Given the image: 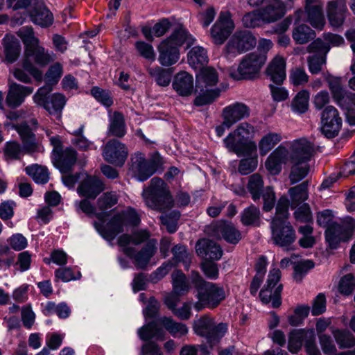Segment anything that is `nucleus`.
Wrapping results in <instances>:
<instances>
[{
  "label": "nucleus",
  "instance_id": "nucleus-9",
  "mask_svg": "<svg viewBox=\"0 0 355 355\" xmlns=\"http://www.w3.org/2000/svg\"><path fill=\"white\" fill-rule=\"evenodd\" d=\"M305 10H297L294 16L296 21H306L313 28L322 30L325 25L323 5L319 0H305Z\"/></svg>",
  "mask_w": 355,
  "mask_h": 355
},
{
  "label": "nucleus",
  "instance_id": "nucleus-29",
  "mask_svg": "<svg viewBox=\"0 0 355 355\" xmlns=\"http://www.w3.org/2000/svg\"><path fill=\"white\" fill-rule=\"evenodd\" d=\"M54 164L62 173H67L72 170L76 162L77 155L75 150L67 148L54 156Z\"/></svg>",
  "mask_w": 355,
  "mask_h": 355
},
{
  "label": "nucleus",
  "instance_id": "nucleus-25",
  "mask_svg": "<svg viewBox=\"0 0 355 355\" xmlns=\"http://www.w3.org/2000/svg\"><path fill=\"white\" fill-rule=\"evenodd\" d=\"M196 251L198 256L209 261L219 260L223 254L220 245L208 239L198 240L196 244Z\"/></svg>",
  "mask_w": 355,
  "mask_h": 355
},
{
  "label": "nucleus",
  "instance_id": "nucleus-52",
  "mask_svg": "<svg viewBox=\"0 0 355 355\" xmlns=\"http://www.w3.org/2000/svg\"><path fill=\"white\" fill-rule=\"evenodd\" d=\"M282 140V136L279 133L269 132L264 135L259 142L260 155H266L274 146Z\"/></svg>",
  "mask_w": 355,
  "mask_h": 355
},
{
  "label": "nucleus",
  "instance_id": "nucleus-23",
  "mask_svg": "<svg viewBox=\"0 0 355 355\" xmlns=\"http://www.w3.org/2000/svg\"><path fill=\"white\" fill-rule=\"evenodd\" d=\"M260 10L264 24H268L281 19L285 15L287 9L282 0H267L266 5Z\"/></svg>",
  "mask_w": 355,
  "mask_h": 355
},
{
  "label": "nucleus",
  "instance_id": "nucleus-58",
  "mask_svg": "<svg viewBox=\"0 0 355 355\" xmlns=\"http://www.w3.org/2000/svg\"><path fill=\"white\" fill-rule=\"evenodd\" d=\"M70 309L65 303L55 304L54 302H49L44 309V313L46 315H50L56 313L60 318H66L70 314Z\"/></svg>",
  "mask_w": 355,
  "mask_h": 355
},
{
  "label": "nucleus",
  "instance_id": "nucleus-34",
  "mask_svg": "<svg viewBox=\"0 0 355 355\" xmlns=\"http://www.w3.org/2000/svg\"><path fill=\"white\" fill-rule=\"evenodd\" d=\"M326 241L331 249H336L342 241H348V238L340 224L334 223L328 227L325 232Z\"/></svg>",
  "mask_w": 355,
  "mask_h": 355
},
{
  "label": "nucleus",
  "instance_id": "nucleus-16",
  "mask_svg": "<svg viewBox=\"0 0 355 355\" xmlns=\"http://www.w3.org/2000/svg\"><path fill=\"white\" fill-rule=\"evenodd\" d=\"M321 131L327 138L336 137L341 128L342 119L338 110L331 105L327 106L321 113Z\"/></svg>",
  "mask_w": 355,
  "mask_h": 355
},
{
  "label": "nucleus",
  "instance_id": "nucleus-59",
  "mask_svg": "<svg viewBox=\"0 0 355 355\" xmlns=\"http://www.w3.org/2000/svg\"><path fill=\"white\" fill-rule=\"evenodd\" d=\"M330 50V46L322 40L318 38L309 44L306 48V51L309 53L314 55L324 56L327 58V54Z\"/></svg>",
  "mask_w": 355,
  "mask_h": 355
},
{
  "label": "nucleus",
  "instance_id": "nucleus-60",
  "mask_svg": "<svg viewBox=\"0 0 355 355\" xmlns=\"http://www.w3.org/2000/svg\"><path fill=\"white\" fill-rule=\"evenodd\" d=\"M118 202V196L114 191L103 193L97 200V207L101 211L107 210Z\"/></svg>",
  "mask_w": 355,
  "mask_h": 355
},
{
  "label": "nucleus",
  "instance_id": "nucleus-47",
  "mask_svg": "<svg viewBox=\"0 0 355 355\" xmlns=\"http://www.w3.org/2000/svg\"><path fill=\"white\" fill-rule=\"evenodd\" d=\"M332 334L340 349L352 348L355 346V336L349 331L336 329L332 331Z\"/></svg>",
  "mask_w": 355,
  "mask_h": 355
},
{
  "label": "nucleus",
  "instance_id": "nucleus-63",
  "mask_svg": "<svg viewBox=\"0 0 355 355\" xmlns=\"http://www.w3.org/2000/svg\"><path fill=\"white\" fill-rule=\"evenodd\" d=\"M290 81L294 86H304L309 82V76L303 68L295 67L290 72Z\"/></svg>",
  "mask_w": 355,
  "mask_h": 355
},
{
  "label": "nucleus",
  "instance_id": "nucleus-56",
  "mask_svg": "<svg viewBox=\"0 0 355 355\" xmlns=\"http://www.w3.org/2000/svg\"><path fill=\"white\" fill-rule=\"evenodd\" d=\"M247 188L252 199L254 201L259 200L261 197V191L263 190V181L261 176L258 173L250 176Z\"/></svg>",
  "mask_w": 355,
  "mask_h": 355
},
{
  "label": "nucleus",
  "instance_id": "nucleus-11",
  "mask_svg": "<svg viewBox=\"0 0 355 355\" xmlns=\"http://www.w3.org/2000/svg\"><path fill=\"white\" fill-rule=\"evenodd\" d=\"M131 170L140 181H145L153 175L162 164L159 155L155 154L146 160L144 154L137 153L131 157Z\"/></svg>",
  "mask_w": 355,
  "mask_h": 355
},
{
  "label": "nucleus",
  "instance_id": "nucleus-24",
  "mask_svg": "<svg viewBox=\"0 0 355 355\" xmlns=\"http://www.w3.org/2000/svg\"><path fill=\"white\" fill-rule=\"evenodd\" d=\"M105 190V185L97 177L87 175L77 188L79 196L87 199H95Z\"/></svg>",
  "mask_w": 355,
  "mask_h": 355
},
{
  "label": "nucleus",
  "instance_id": "nucleus-21",
  "mask_svg": "<svg viewBox=\"0 0 355 355\" xmlns=\"http://www.w3.org/2000/svg\"><path fill=\"white\" fill-rule=\"evenodd\" d=\"M326 11L330 25L335 28L340 27L344 24L348 12L346 0H331L328 1Z\"/></svg>",
  "mask_w": 355,
  "mask_h": 355
},
{
  "label": "nucleus",
  "instance_id": "nucleus-10",
  "mask_svg": "<svg viewBox=\"0 0 355 355\" xmlns=\"http://www.w3.org/2000/svg\"><path fill=\"white\" fill-rule=\"evenodd\" d=\"M281 271L278 268L271 270L268 274L266 284L261 290L259 297L264 304L272 303L273 308H278L282 304L281 293L283 285L279 284L275 288V286L279 282Z\"/></svg>",
  "mask_w": 355,
  "mask_h": 355
},
{
  "label": "nucleus",
  "instance_id": "nucleus-46",
  "mask_svg": "<svg viewBox=\"0 0 355 355\" xmlns=\"http://www.w3.org/2000/svg\"><path fill=\"white\" fill-rule=\"evenodd\" d=\"M63 73L62 65L55 62L51 65L44 74L45 85L42 87L53 89V87L58 83Z\"/></svg>",
  "mask_w": 355,
  "mask_h": 355
},
{
  "label": "nucleus",
  "instance_id": "nucleus-50",
  "mask_svg": "<svg viewBox=\"0 0 355 355\" xmlns=\"http://www.w3.org/2000/svg\"><path fill=\"white\" fill-rule=\"evenodd\" d=\"M173 291L178 295L187 293L190 286L185 275L180 270H175L171 274Z\"/></svg>",
  "mask_w": 355,
  "mask_h": 355
},
{
  "label": "nucleus",
  "instance_id": "nucleus-7",
  "mask_svg": "<svg viewBox=\"0 0 355 355\" xmlns=\"http://www.w3.org/2000/svg\"><path fill=\"white\" fill-rule=\"evenodd\" d=\"M266 61L263 55L255 52L248 53L242 58L237 69L230 73V76L236 80L254 79Z\"/></svg>",
  "mask_w": 355,
  "mask_h": 355
},
{
  "label": "nucleus",
  "instance_id": "nucleus-39",
  "mask_svg": "<svg viewBox=\"0 0 355 355\" xmlns=\"http://www.w3.org/2000/svg\"><path fill=\"white\" fill-rule=\"evenodd\" d=\"M21 144L17 141H7L3 148V157L6 162L21 160L24 155Z\"/></svg>",
  "mask_w": 355,
  "mask_h": 355
},
{
  "label": "nucleus",
  "instance_id": "nucleus-42",
  "mask_svg": "<svg viewBox=\"0 0 355 355\" xmlns=\"http://www.w3.org/2000/svg\"><path fill=\"white\" fill-rule=\"evenodd\" d=\"M241 221L245 226H259L261 223L259 208L251 205L244 209L241 214Z\"/></svg>",
  "mask_w": 355,
  "mask_h": 355
},
{
  "label": "nucleus",
  "instance_id": "nucleus-31",
  "mask_svg": "<svg viewBox=\"0 0 355 355\" xmlns=\"http://www.w3.org/2000/svg\"><path fill=\"white\" fill-rule=\"evenodd\" d=\"M172 85L179 95L188 96L193 90V76L186 71H180L175 75Z\"/></svg>",
  "mask_w": 355,
  "mask_h": 355
},
{
  "label": "nucleus",
  "instance_id": "nucleus-40",
  "mask_svg": "<svg viewBox=\"0 0 355 355\" xmlns=\"http://www.w3.org/2000/svg\"><path fill=\"white\" fill-rule=\"evenodd\" d=\"M166 40H170V43L175 45L178 49L184 44H186L187 47L189 48L195 41L191 35L189 34L188 31L182 26L176 28L170 37Z\"/></svg>",
  "mask_w": 355,
  "mask_h": 355
},
{
  "label": "nucleus",
  "instance_id": "nucleus-13",
  "mask_svg": "<svg viewBox=\"0 0 355 355\" xmlns=\"http://www.w3.org/2000/svg\"><path fill=\"white\" fill-rule=\"evenodd\" d=\"M52 89L40 87L33 96L34 102L44 107L50 114H59L63 109L66 98L60 93L50 95Z\"/></svg>",
  "mask_w": 355,
  "mask_h": 355
},
{
  "label": "nucleus",
  "instance_id": "nucleus-20",
  "mask_svg": "<svg viewBox=\"0 0 355 355\" xmlns=\"http://www.w3.org/2000/svg\"><path fill=\"white\" fill-rule=\"evenodd\" d=\"M156 250L155 242L154 241H150L137 253L134 248H125L122 249V252L126 256L134 260L136 268L144 269L146 268L150 259L155 254Z\"/></svg>",
  "mask_w": 355,
  "mask_h": 355
},
{
  "label": "nucleus",
  "instance_id": "nucleus-44",
  "mask_svg": "<svg viewBox=\"0 0 355 355\" xmlns=\"http://www.w3.org/2000/svg\"><path fill=\"white\" fill-rule=\"evenodd\" d=\"M147 71L150 76L154 79L158 85L166 87L170 84L172 77L171 69L155 67L148 68Z\"/></svg>",
  "mask_w": 355,
  "mask_h": 355
},
{
  "label": "nucleus",
  "instance_id": "nucleus-28",
  "mask_svg": "<svg viewBox=\"0 0 355 355\" xmlns=\"http://www.w3.org/2000/svg\"><path fill=\"white\" fill-rule=\"evenodd\" d=\"M249 107L241 103H236L227 106L222 112V118L225 119V123L232 125L237 121L249 116Z\"/></svg>",
  "mask_w": 355,
  "mask_h": 355
},
{
  "label": "nucleus",
  "instance_id": "nucleus-27",
  "mask_svg": "<svg viewBox=\"0 0 355 355\" xmlns=\"http://www.w3.org/2000/svg\"><path fill=\"white\" fill-rule=\"evenodd\" d=\"M157 50L158 61L162 66L170 67L180 59L179 49L175 45L170 43V40H163L158 46Z\"/></svg>",
  "mask_w": 355,
  "mask_h": 355
},
{
  "label": "nucleus",
  "instance_id": "nucleus-30",
  "mask_svg": "<svg viewBox=\"0 0 355 355\" xmlns=\"http://www.w3.org/2000/svg\"><path fill=\"white\" fill-rule=\"evenodd\" d=\"M266 74L277 85H281L286 78V61L280 56L275 57L266 69Z\"/></svg>",
  "mask_w": 355,
  "mask_h": 355
},
{
  "label": "nucleus",
  "instance_id": "nucleus-53",
  "mask_svg": "<svg viewBox=\"0 0 355 355\" xmlns=\"http://www.w3.org/2000/svg\"><path fill=\"white\" fill-rule=\"evenodd\" d=\"M139 338L144 341L150 340L153 338L163 340L162 331L155 322H150L138 330Z\"/></svg>",
  "mask_w": 355,
  "mask_h": 355
},
{
  "label": "nucleus",
  "instance_id": "nucleus-19",
  "mask_svg": "<svg viewBox=\"0 0 355 355\" xmlns=\"http://www.w3.org/2000/svg\"><path fill=\"white\" fill-rule=\"evenodd\" d=\"M128 152L125 146L117 139L108 141L103 150L104 159L115 166H121L128 157Z\"/></svg>",
  "mask_w": 355,
  "mask_h": 355
},
{
  "label": "nucleus",
  "instance_id": "nucleus-57",
  "mask_svg": "<svg viewBox=\"0 0 355 355\" xmlns=\"http://www.w3.org/2000/svg\"><path fill=\"white\" fill-rule=\"evenodd\" d=\"M172 252L173 260L176 263H182L185 269L188 270L191 261V257L187 248L182 245H176L172 248Z\"/></svg>",
  "mask_w": 355,
  "mask_h": 355
},
{
  "label": "nucleus",
  "instance_id": "nucleus-43",
  "mask_svg": "<svg viewBox=\"0 0 355 355\" xmlns=\"http://www.w3.org/2000/svg\"><path fill=\"white\" fill-rule=\"evenodd\" d=\"M125 133L123 115L119 112H114L110 121L109 135L116 137H123Z\"/></svg>",
  "mask_w": 355,
  "mask_h": 355
},
{
  "label": "nucleus",
  "instance_id": "nucleus-45",
  "mask_svg": "<svg viewBox=\"0 0 355 355\" xmlns=\"http://www.w3.org/2000/svg\"><path fill=\"white\" fill-rule=\"evenodd\" d=\"M188 62L195 69H201L208 62L206 50L201 46H194L188 53Z\"/></svg>",
  "mask_w": 355,
  "mask_h": 355
},
{
  "label": "nucleus",
  "instance_id": "nucleus-41",
  "mask_svg": "<svg viewBox=\"0 0 355 355\" xmlns=\"http://www.w3.org/2000/svg\"><path fill=\"white\" fill-rule=\"evenodd\" d=\"M309 181L306 180L300 184L288 189V194L291 199L292 206L297 207L309 198Z\"/></svg>",
  "mask_w": 355,
  "mask_h": 355
},
{
  "label": "nucleus",
  "instance_id": "nucleus-62",
  "mask_svg": "<svg viewBox=\"0 0 355 355\" xmlns=\"http://www.w3.org/2000/svg\"><path fill=\"white\" fill-rule=\"evenodd\" d=\"M201 94L194 100V104L197 106H203L211 103L220 94V90L207 89V91L200 92Z\"/></svg>",
  "mask_w": 355,
  "mask_h": 355
},
{
  "label": "nucleus",
  "instance_id": "nucleus-33",
  "mask_svg": "<svg viewBox=\"0 0 355 355\" xmlns=\"http://www.w3.org/2000/svg\"><path fill=\"white\" fill-rule=\"evenodd\" d=\"M3 53L8 63L15 62L21 53V44L17 38L11 35H6L3 39Z\"/></svg>",
  "mask_w": 355,
  "mask_h": 355
},
{
  "label": "nucleus",
  "instance_id": "nucleus-32",
  "mask_svg": "<svg viewBox=\"0 0 355 355\" xmlns=\"http://www.w3.org/2000/svg\"><path fill=\"white\" fill-rule=\"evenodd\" d=\"M218 81V73L212 67L202 68L196 76V88L200 92L212 89Z\"/></svg>",
  "mask_w": 355,
  "mask_h": 355
},
{
  "label": "nucleus",
  "instance_id": "nucleus-38",
  "mask_svg": "<svg viewBox=\"0 0 355 355\" xmlns=\"http://www.w3.org/2000/svg\"><path fill=\"white\" fill-rule=\"evenodd\" d=\"M328 87L334 101L340 104L345 96V90L340 77L328 75L325 77Z\"/></svg>",
  "mask_w": 355,
  "mask_h": 355
},
{
  "label": "nucleus",
  "instance_id": "nucleus-2",
  "mask_svg": "<svg viewBox=\"0 0 355 355\" xmlns=\"http://www.w3.org/2000/svg\"><path fill=\"white\" fill-rule=\"evenodd\" d=\"M293 148L288 175L291 184L299 182L308 175L310 171L309 162L316 152L315 145L309 141L305 144H295Z\"/></svg>",
  "mask_w": 355,
  "mask_h": 355
},
{
  "label": "nucleus",
  "instance_id": "nucleus-64",
  "mask_svg": "<svg viewBox=\"0 0 355 355\" xmlns=\"http://www.w3.org/2000/svg\"><path fill=\"white\" fill-rule=\"evenodd\" d=\"M314 267V263L311 260H304L297 262L294 266L293 278L300 282L308 271Z\"/></svg>",
  "mask_w": 355,
  "mask_h": 355
},
{
  "label": "nucleus",
  "instance_id": "nucleus-26",
  "mask_svg": "<svg viewBox=\"0 0 355 355\" xmlns=\"http://www.w3.org/2000/svg\"><path fill=\"white\" fill-rule=\"evenodd\" d=\"M33 90V87L9 82V89L6 99L7 105L11 108L19 107L24 102L26 96L32 94Z\"/></svg>",
  "mask_w": 355,
  "mask_h": 355
},
{
  "label": "nucleus",
  "instance_id": "nucleus-49",
  "mask_svg": "<svg viewBox=\"0 0 355 355\" xmlns=\"http://www.w3.org/2000/svg\"><path fill=\"white\" fill-rule=\"evenodd\" d=\"M25 171L37 184H44L49 180V173L45 166L38 164H33L26 166Z\"/></svg>",
  "mask_w": 355,
  "mask_h": 355
},
{
  "label": "nucleus",
  "instance_id": "nucleus-6",
  "mask_svg": "<svg viewBox=\"0 0 355 355\" xmlns=\"http://www.w3.org/2000/svg\"><path fill=\"white\" fill-rule=\"evenodd\" d=\"M193 330L197 335L205 337L207 343L213 346L225 336L227 326L223 322L216 324L214 318L204 315L193 322Z\"/></svg>",
  "mask_w": 355,
  "mask_h": 355
},
{
  "label": "nucleus",
  "instance_id": "nucleus-3",
  "mask_svg": "<svg viewBox=\"0 0 355 355\" xmlns=\"http://www.w3.org/2000/svg\"><path fill=\"white\" fill-rule=\"evenodd\" d=\"M55 59V55L53 52L46 50L39 44L27 51H24L21 66L33 76L35 80L41 83L43 80V73L35 65L44 67L53 62Z\"/></svg>",
  "mask_w": 355,
  "mask_h": 355
},
{
  "label": "nucleus",
  "instance_id": "nucleus-55",
  "mask_svg": "<svg viewBox=\"0 0 355 355\" xmlns=\"http://www.w3.org/2000/svg\"><path fill=\"white\" fill-rule=\"evenodd\" d=\"M242 24L244 27L250 28L265 24L260 9L246 12L242 17Z\"/></svg>",
  "mask_w": 355,
  "mask_h": 355
},
{
  "label": "nucleus",
  "instance_id": "nucleus-35",
  "mask_svg": "<svg viewBox=\"0 0 355 355\" xmlns=\"http://www.w3.org/2000/svg\"><path fill=\"white\" fill-rule=\"evenodd\" d=\"M313 331L311 329H294L289 335L288 349L291 353H297L302 345L303 341L313 337Z\"/></svg>",
  "mask_w": 355,
  "mask_h": 355
},
{
  "label": "nucleus",
  "instance_id": "nucleus-37",
  "mask_svg": "<svg viewBox=\"0 0 355 355\" xmlns=\"http://www.w3.org/2000/svg\"><path fill=\"white\" fill-rule=\"evenodd\" d=\"M298 21H295V26L292 31V37L295 43L304 44L315 37V33L309 26L301 24L297 25Z\"/></svg>",
  "mask_w": 355,
  "mask_h": 355
},
{
  "label": "nucleus",
  "instance_id": "nucleus-5",
  "mask_svg": "<svg viewBox=\"0 0 355 355\" xmlns=\"http://www.w3.org/2000/svg\"><path fill=\"white\" fill-rule=\"evenodd\" d=\"M254 132V127L248 123H240L236 129L230 133L224 139L225 146L237 155L248 153L252 148H255L254 143L248 141L250 135Z\"/></svg>",
  "mask_w": 355,
  "mask_h": 355
},
{
  "label": "nucleus",
  "instance_id": "nucleus-48",
  "mask_svg": "<svg viewBox=\"0 0 355 355\" xmlns=\"http://www.w3.org/2000/svg\"><path fill=\"white\" fill-rule=\"evenodd\" d=\"M17 35L24 45V51H27L40 44V40L35 37L33 28L31 26L21 27L17 32Z\"/></svg>",
  "mask_w": 355,
  "mask_h": 355
},
{
  "label": "nucleus",
  "instance_id": "nucleus-17",
  "mask_svg": "<svg viewBox=\"0 0 355 355\" xmlns=\"http://www.w3.org/2000/svg\"><path fill=\"white\" fill-rule=\"evenodd\" d=\"M207 234L217 239H224L231 244H236L241 239V234L232 224L223 221L211 223L207 227Z\"/></svg>",
  "mask_w": 355,
  "mask_h": 355
},
{
  "label": "nucleus",
  "instance_id": "nucleus-54",
  "mask_svg": "<svg viewBox=\"0 0 355 355\" xmlns=\"http://www.w3.org/2000/svg\"><path fill=\"white\" fill-rule=\"evenodd\" d=\"M309 93L306 90L299 92L291 103V109L293 111L302 114L306 112L309 108Z\"/></svg>",
  "mask_w": 355,
  "mask_h": 355
},
{
  "label": "nucleus",
  "instance_id": "nucleus-22",
  "mask_svg": "<svg viewBox=\"0 0 355 355\" xmlns=\"http://www.w3.org/2000/svg\"><path fill=\"white\" fill-rule=\"evenodd\" d=\"M94 225L105 239L112 241L119 234L123 232L124 218L121 214H116L105 225L97 222H94Z\"/></svg>",
  "mask_w": 355,
  "mask_h": 355
},
{
  "label": "nucleus",
  "instance_id": "nucleus-18",
  "mask_svg": "<svg viewBox=\"0 0 355 355\" xmlns=\"http://www.w3.org/2000/svg\"><path fill=\"white\" fill-rule=\"evenodd\" d=\"M234 28V24L228 14L221 12L210 29V36L215 44H223Z\"/></svg>",
  "mask_w": 355,
  "mask_h": 355
},
{
  "label": "nucleus",
  "instance_id": "nucleus-61",
  "mask_svg": "<svg viewBox=\"0 0 355 355\" xmlns=\"http://www.w3.org/2000/svg\"><path fill=\"white\" fill-rule=\"evenodd\" d=\"M289 200L286 196H282L277 201L276 205V213L272 220L279 219V220L288 221Z\"/></svg>",
  "mask_w": 355,
  "mask_h": 355
},
{
  "label": "nucleus",
  "instance_id": "nucleus-36",
  "mask_svg": "<svg viewBox=\"0 0 355 355\" xmlns=\"http://www.w3.org/2000/svg\"><path fill=\"white\" fill-rule=\"evenodd\" d=\"M32 21L42 27H48L53 22V15L43 4H39L31 12Z\"/></svg>",
  "mask_w": 355,
  "mask_h": 355
},
{
  "label": "nucleus",
  "instance_id": "nucleus-1",
  "mask_svg": "<svg viewBox=\"0 0 355 355\" xmlns=\"http://www.w3.org/2000/svg\"><path fill=\"white\" fill-rule=\"evenodd\" d=\"M145 204L149 208L159 212H164L174 206L178 207L187 206L191 200L189 193L179 191L173 200L166 184L159 178H153L149 187L142 192Z\"/></svg>",
  "mask_w": 355,
  "mask_h": 355
},
{
  "label": "nucleus",
  "instance_id": "nucleus-51",
  "mask_svg": "<svg viewBox=\"0 0 355 355\" xmlns=\"http://www.w3.org/2000/svg\"><path fill=\"white\" fill-rule=\"evenodd\" d=\"M160 322L173 337H181L188 332L186 324L177 322L171 318L164 317L160 319Z\"/></svg>",
  "mask_w": 355,
  "mask_h": 355
},
{
  "label": "nucleus",
  "instance_id": "nucleus-14",
  "mask_svg": "<svg viewBox=\"0 0 355 355\" xmlns=\"http://www.w3.org/2000/svg\"><path fill=\"white\" fill-rule=\"evenodd\" d=\"M11 126L18 133L26 154L33 155L44 151L42 139L36 137L35 129L31 128L27 122L12 124Z\"/></svg>",
  "mask_w": 355,
  "mask_h": 355
},
{
  "label": "nucleus",
  "instance_id": "nucleus-15",
  "mask_svg": "<svg viewBox=\"0 0 355 355\" xmlns=\"http://www.w3.org/2000/svg\"><path fill=\"white\" fill-rule=\"evenodd\" d=\"M272 240L273 243L282 248H287L296 240L295 229L289 221L272 220L270 223Z\"/></svg>",
  "mask_w": 355,
  "mask_h": 355
},
{
  "label": "nucleus",
  "instance_id": "nucleus-8",
  "mask_svg": "<svg viewBox=\"0 0 355 355\" xmlns=\"http://www.w3.org/2000/svg\"><path fill=\"white\" fill-rule=\"evenodd\" d=\"M307 141L308 140L304 138L295 140L291 144L289 148H286L282 145L279 146L268 157L265 162L266 169L272 175H278L282 171V164H286L288 162H291L294 146L305 144Z\"/></svg>",
  "mask_w": 355,
  "mask_h": 355
},
{
  "label": "nucleus",
  "instance_id": "nucleus-4",
  "mask_svg": "<svg viewBox=\"0 0 355 355\" xmlns=\"http://www.w3.org/2000/svg\"><path fill=\"white\" fill-rule=\"evenodd\" d=\"M191 278L195 288L197 290V298L204 302L207 308H216L225 298V293L223 287L206 282L198 272L192 271Z\"/></svg>",
  "mask_w": 355,
  "mask_h": 355
},
{
  "label": "nucleus",
  "instance_id": "nucleus-12",
  "mask_svg": "<svg viewBox=\"0 0 355 355\" xmlns=\"http://www.w3.org/2000/svg\"><path fill=\"white\" fill-rule=\"evenodd\" d=\"M256 44L257 38L250 31H236L225 46V54L235 56L254 49Z\"/></svg>",
  "mask_w": 355,
  "mask_h": 355
}]
</instances>
